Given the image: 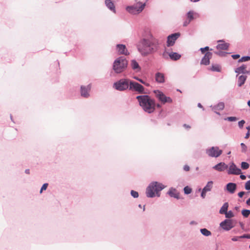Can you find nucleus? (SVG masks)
<instances>
[{"instance_id":"nucleus-32","label":"nucleus","mask_w":250,"mask_h":250,"mask_svg":"<svg viewBox=\"0 0 250 250\" xmlns=\"http://www.w3.org/2000/svg\"><path fill=\"white\" fill-rule=\"evenodd\" d=\"M242 214L245 217H248L250 214V210L243 209L242 211Z\"/></svg>"},{"instance_id":"nucleus-8","label":"nucleus","mask_w":250,"mask_h":250,"mask_svg":"<svg viewBox=\"0 0 250 250\" xmlns=\"http://www.w3.org/2000/svg\"><path fill=\"white\" fill-rule=\"evenodd\" d=\"M129 90L137 92L138 93H144L145 88L139 83L130 80Z\"/></svg>"},{"instance_id":"nucleus-1","label":"nucleus","mask_w":250,"mask_h":250,"mask_svg":"<svg viewBox=\"0 0 250 250\" xmlns=\"http://www.w3.org/2000/svg\"><path fill=\"white\" fill-rule=\"evenodd\" d=\"M138 51L143 57L152 55L159 50V41L152 35L148 28H145L141 34V38L136 44Z\"/></svg>"},{"instance_id":"nucleus-20","label":"nucleus","mask_w":250,"mask_h":250,"mask_svg":"<svg viewBox=\"0 0 250 250\" xmlns=\"http://www.w3.org/2000/svg\"><path fill=\"white\" fill-rule=\"evenodd\" d=\"M104 3L106 7L113 12L114 13H116V9L114 3L111 0H105Z\"/></svg>"},{"instance_id":"nucleus-25","label":"nucleus","mask_w":250,"mask_h":250,"mask_svg":"<svg viewBox=\"0 0 250 250\" xmlns=\"http://www.w3.org/2000/svg\"><path fill=\"white\" fill-rule=\"evenodd\" d=\"M168 54L170 59L173 61L178 60L181 57V55L176 52H171Z\"/></svg>"},{"instance_id":"nucleus-33","label":"nucleus","mask_w":250,"mask_h":250,"mask_svg":"<svg viewBox=\"0 0 250 250\" xmlns=\"http://www.w3.org/2000/svg\"><path fill=\"white\" fill-rule=\"evenodd\" d=\"M224 214H225V216L227 218H230L234 216V214L231 210H229V211H228L227 210V212L225 213Z\"/></svg>"},{"instance_id":"nucleus-53","label":"nucleus","mask_w":250,"mask_h":250,"mask_svg":"<svg viewBox=\"0 0 250 250\" xmlns=\"http://www.w3.org/2000/svg\"><path fill=\"white\" fill-rule=\"evenodd\" d=\"M183 126H184L185 128H187V129H190V127H191L190 125H187V124H184V125H183Z\"/></svg>"},{"instance_id":"nucleus-44","label":"nucleus","mask_w":250,"mask_h":250,"mask_svg":"<svg viewBox=\"0 0 250 250\" xmlns=\"http://www.w3.org/2000/svg\"><path fill=\"white\" fill-rule=\"evenodd\" d=\"M242 59L244 62H247L250 61V56H243L242 57Z\"/></svg>"},{"instance_id":"nucleus-45","label":"nucleus","mask_w":250,"mask_h":250,"mask_svg":"<svg viewBox=\"0 0 250 250\" xmlns=\"http://www.w3.org/2000/svg\"><path fill=\"white\" fill-rule=\"evenodd\" d=\"M134 79L139 81L140 83H141L143 84H146V82L143 81L142 79L139 78L138 77L135 76L134 77Z\"/></svg>"},{"instance_id":"nucleus-29","label":"nucleus","mask_w":250,"mask_h":250,"mask_svg":"<svg viewBox=\"0 0 250 250\" xmlns=\"http://www.w3.org/2000/svg\"><path fill=\"white\" fill-rule=\"evenodd\" d=\"M197 14L196 13H194L193 11H189L188 12L187 14V17L188 20L191 21L193 20L194 18V15Z\"/></svg>"},{"instance_id":"nucleus-40","label":"nucleus","mask_w":250,"mask_h":250,"mask_svg":"<svg viewBox=\"0 0 250 250\" xmlns=\"http://www.w3.org/2000/svg\"><path fill=\"white\" fill-rule=\"evenodd\" d=\"M48 184L47 183L43 184L40 189V193H42L43 190H46L48 187Z\"/></svg>"},{"instance_id":"nucleus-46","label":"nucleus","mask_w":250,"mask_h":250,"mask_svg":"<svg viewBox=\"0 0 250 250\" xmlns=\"http://www.w3.org/2000/svg\"><path fill=\"white\" fill-rule=\"evenodd\" d=\"M206 193H207L206 191H204V190L203 189H202L201 194V196L203 199L205 198V197L206 196Z\"/></svg>"},{"instance_id":"nucleus-18","label":"nucleus","mask_w":250,"mask_h":250,"mask_svg":"<svg viewBox=\"0 0 250 250\" xmlns=\"http://www.w3.org/2000/svg\"><path fill=\"white\" fill-rule=\"evenodd\" d=\"M219 43L216 46V48L217 49L220 50H227L228 49L229 44L228 43L225 42L223 40H219L217 41Z\"/></svg>"},{"instance_id":"nucleus-9","label":"nucleus","mask_w":250,"mask_h":250,"mask_svg":"<svg viewBox=\"0 0 250 250\" xmlns=\"http://www.w3.org/2000/svg\"><path fill=\"white\" fill-rule=\"evenodd\" d=\"M154 93L156 97L161 101L163 104L166 103H171L172 102V100L169 97H167L162 92L159 90H154Z\"/></svg>"},{"instance_id":"nucleus-54","label":"nucleus","mask_w":250,"mask_h":250,"mask_svg":"<svg viewBox=\"0 0 250 250\" xmlns=\"http://www.w3.org/2000/svg\"><path fill=\"white\" fill-rule=\"evenodd\" d=\"M240 178L242 179V180H245L246 179V176L245 175H243V174H241L240 176Z\"/></svg>"},{"instance_id":"nucleus-4","label":"nucleus","mask_w":250,"mask_h":250,"mask_svg":"<svg viewBox=\"0 0 250 250\" xmlns=\"http://www.w3.org/2000/svg\"><path fill=\"white\" fill-rule=\"evenodd\" d=\"M127 65L126 59L124 57H119L114 61L112 69L116 73L119 74L126 69Z\"/></svg>"},{"instance_id":"nucleus-59","label":"nucleus","mask_w":250,"mask_h":250,"mask_svg":"<svg viewBox=\"0 0 250 250\" xmlns=\"http://www.w3.org/2000/svg\"><path fill=\"white\" fill-rule=\"evenodd\" d=\"M246 204L250 206V198L246 201Z\"/></svg>"},{"instance_id":"nucleus-39","label":"nucleus","mask_w":250,"mask_h":250,"mask_svg":"<svg viewBox=\"0 0 250 250\" xmlns=\"http://www.w3.org/2000/svg\"><path fill=\"white\" fill-rule=\"evenodd\" d=\"M225 120L229 122H234L237 120V118L235 117H228L225 118Z\"/></svg>"},{"instance_id":"nucleus-13","label":"nucleus","mask_w":250,"mask_h":250,"mask_svg":"<svg viewBox=\"0 0 250 250\" xmlns=\"http://www.w3.org/2000/svg\"><path fill=\"white\" fill-rule=\"evenodd\" d=\"M228 173L229 174L239 175L241 173V170L238 168L235 164L232 163L229 166Z\"/></svg>"},{"instance_id":"nucleus-64","label":"nucleus","mask_w":250,"mask_h":250,"mask_svg":"<svg viewBox=\"0 0 250 250\" xmlns=\"http://www.w3.org/2000/svg\"><path fill=\"white\" fill-rule=\"evenodd\" d=\"M248 105L250 107V100L248 102Z\"/></svg>"},{"instance_id":"nucleus-5","label":"nucleus","mask_w":250,"mask_h":250,"mask_svg":"<svg viewBox=\"0 0 250 250\" xmlns=\"http://www.w3.org/2000/svg\"><path fill=\"white\" fill-rule=\"evenodd\" d=\"M146 3L140 0H135V3L132 5L127 6L126 10L130 14L137 15L143 11Z\"/></svg>"},{"instance_id":"nucleus-7","label":"nucleus","mask_w":250,"mask_h":250,"mask_svg":"<svg viewBox=\"0 0 250 250\" xmlns=\"http://www.w3.org/2000/svg\"><path fill=\"white\" fill-rule=\"evenodd\" d=\"M223 152L218 146H212L206 149V154L210 157L217 158L220 156Z\"/></svg>"},{"instance_id":"nucleus-36","label":"nucleus","mask_w":250,"mask_h":250,"mask_svg":"<svg viewBox=\"0 0 250 250\" xmlns=\"http://www.w3.org/2000/svg\"><path fill=\"white\" fill-rule=\"evenodd\" d=\"M249 167V164L245 162H242L241 163V168L243 169H247Z\"/></svg>"},{"instance_id":"nucleus-27","label":"nucleus","mask_w":250,"mask_h":250,"mask_svg":"<svg viewBox=\"0 0 250 250\" xmlns=\"http://www.w3.org/2000/svg\"><path fill=\"white\" fill-rule=\"evenodd\" d=\"M213 182L212 181H208L203 189L207 192L211 191L213 187Z\"/></svg>"},{"instance_id":"nucleus-11","label":"nucleus","mask_w":250,"mask_h":250,"mask_svg":"<svg viewBox=\"0 0 250 250\" xmlns=\"http://www.w3.org/2000/svg\"><path fill=\"white\" fill-rule=\"evenodd\" d=\"M181 34L179 32L172 34L167 37V47L173 46L176 40L180 36Z\"/></svg>"},{"instance_id":"nucleus-14","label":"nucleus","mask_w":250,"mask_h":250,"mask_svg":"<svg viewBox=\"0 0 250 250\" xmlns=\"http://www.w3.org/2000/svg\"><path fill=\"white\" fill-rule=\"evenodd\" d=\"M116 49L119 54L128 55L129 53L128 52L126 46L124 44H118L116 45Z\"/></svg>"},{"instance_id":"nucleus-58","label":"nucleus","mask_w":250,"mask_h":250,"mask_svg":"<svg viewBox=\"0 0 250 250\" xmlns=\"http://www.w3.org/2000/svg\"><path fill=\"white\" fill-rule=\"evenodd\" d=\"M25 173L26 174H29L30 173V170L29 169H25Z\"/></svg>"},{"instance_id":"nucleus-63","label":"nucleus","mask_w":250,"mask_h":250,"mask_svg":"<svg viewBox=\"0 0 250 250\" xmlns=\"http://www.w3.org/2000/svg\"><path fill=\"white\" fill-rule=\"evenodd\" d=\"M235 209L236 210H238L239 209V207H235Z\"/></svg>"},{"instance_id":"nucleus-37","label":"nucleus","mask_w":250,"mask_h":250,"mask_svg":"<svg viewBox=\"0 0 250 250\" xmlns=\"http://www.w3.org/2000/svg\"><path fill=\"white\" fill-rule=\"evenodd\" d=\"M130 194L134 198H138L139 196L138 192L133 190H131Z\"/></svg>"},{"instance_id":"nucleus-6","label":"nucleus","mask_w":250,"mask_h":250,"mask_svg":"<svg viewBox=\"0 0 250 250\" xmlns=\"http://www.w3.org/2000/svg\"><path fill=\"white\" fill-rule=\"evenodd\" d=\"M129 82L128 79H121L115 82L113 87L117 90L123 91L129 88Z\"/></svg>"},{"instance_id":"nucleus-26","label":"nucleus","mask_w":250,"mask_h":250,"mask_svg":"<svg viewBox=\"0 0 250 250\" xmlns=\"http://www.w3.org/2000/svg\"><path fill=\"white\" fill-rule=\"evenodd\" d=\"M247 77L244 75H241L238 77V85L241 87L244 84L247 79Z\"/></svg>"},{"instance_id":"nucleus-43","label":"nucleus","mask_w":250,"mask_h":250,"mask_svg":"<svg viewBox=\"0 0 250 250\" xmlns=\"http://www.w3.org/2000/svg\"><path fill=\"white\" fill-rule=\"evenodd\" d=\"M245 123V121L244 120H241L238 122V126L240 128H242L243 127L244 124Z\"/></svg>"},{"instance_id":"nucleus-52","label":"nucleus","mask_w":250,"mask_h":250,"mask_svg":"<svg viewBox=\"0 0 250 250\" xmlns=\"http://www.w3.org/2000/svg\"><path fill=\"white\" fill-rule=\"evenodd\" d=\"M239 238H241L240 237V236H235V237H233L231 239V240L233 241H238L239 240Z\"/></svg>"},{"instance_id":"nucleus-57","label":"nucleus","mask_w":250,"mask_h":250,"mask_svg":"<svg viewBox=\"0 0 250 250\" xmlns=\"http://www.w3.org/2000/svg\"><path fill=\"white\" fill-rule=\"evenodd\" d=\"M239 224H240V226L241 227V228L242 229H244V224L242 222H240Z\"/></svg>"},{"instance_id":"nucleus-12","label":"nucleus","mask_w":250,"mask_h":250,"mask_svg":"<svg viewBox=\"0 0 250 250\" xmlns=\"http://www.w3.org/2000/svg\"><path fill=\"white\" fill-rule=\"evenodd\" d=\"M91 88L90 84L86 86L82 85L80 89L81 96L84 98H89L90 97Z\"/></svg>"},{"instance_id":"nucleus-3","label":"nucleus","mask_w":250,"mask_h":250,"mask_svg":"<svg viewBox=\"0 0 250 250\" xmlns=\"http://www.w3.org/2000/svg\"><path fill=\"white\" fill-rule=\"evenodd\" d=\"M165 186L158 182H152L149 184L146 189V194L148 198H153L156 195L160 196V191L164 189Z\"/></svg>"},{"instance_id":"nucleus-2","label":"nucleus","mask_w":250,"mask_h":250,"mask_svg":"<svg viewBox=\"0 0 250 250\" xmlns=\"http://www.w3.org/2000/svg\"><path fill=\"white\" fill-rule=\"evenodd\" d=\"M136 99L139 103V105L145 112L148 113H151L154 112L155 109V103L154 101L148 95L138 96L136 97Z\"/></svg>"},{"instance_id":"nucleus-22","label":"nucleus","mask_w":250,"mask_h":250,"mask_svg":"<svg viewBox=\"0 0 250 250\" xmlns=\"http://www.w3.org/2000/svg\"><path fill=\"white\" fill-rule=\"evenodd\" d=\"M130 65L132 69L134 70L136 72H139L141 71V68L138 62L136 60H132L131 61Z\"/></svg>"},{"instance_id":"nucleus-23","label":"nucleus","mask_w":250,"mask_h":250,"mask_svg":"<svg viewBox=\"0 0 250 250\" xmlns=\"http://www.w3.org/2000/svg\"><path fill=\"white\" fill-rule=\"evenodd\" d=\"M246 68L247 65L246 64H243L240 67H238L235 69L234 71L236 73H237L238 74L241 73L245 74V73H248L247 72Z\"/></svg>"},{"instance_id":"nucleus-47","label":"nucleus","mask_w":250,"mask_h":250,"mask_svg":"<svg viewBox=\"0 0 250 250\" xmlns=\"http://www.w3.org/2000/svg\"><path fill=\"white\" fill-rule=\"evenodd\" d=\"M240 238H248L250 239V234H244L240 236Z\"/></svg>"},{"instance_id":"nucleus-42","label":"nucleus","mask_w":250,"mask_h":250,"mask_svg":"<svg viewBox=\"0 0 250 250\" xmlns=\"http://www.w3.org/2000/svg\"><path fill=\"white\" fill-rule=\"evenodd\" d=\"M209 49V48L208 46H206L204 48H201L200 49V50L202 52V54H204L206 51H208Z\"/></svg>"},{"instance_id":"nucleus-24","label":"nucleus","mask_w":250,"mask_h":250,"mask_svg":"<svg viewBox=\"0 0 250 250\" xmlns=\"http://www.w3.org/2000/svg\"><path fill=\"white\" fill-rule=\"evenodd\" d=\"M225 106L224 103L223 102L219 103L217 105L214 106H211L212 110L214 112H216V110H222L224 109Z\"/></svg>"},{"instance_id":"nucleus-55","label":"nucleus","mask_w":250,"mask_h":250,"mask_svg":"<svg viewBox=\"0 0 250 250\" xmlns=\"http://www.w3.org/2000/svg\"><path fill=\"white\" fill-rule=\"evenodd\" d=\"M189 224L190 225H196L197 223L194 221H191L190 222Z\"/></svg>"},{"instance_id":"nucleus-17","label":"nucleus","mask_w":250,"mask_h":250,"mask_svg":"<svg viewBox=\"0 0 250 250\" xmlns=\"http://www.w3.org/2000/svg\"><path fill=\"white\" fill-rule=\"evenodd\" d=\"M237 188V185L234 183H229L226 186V189L230 194L235 192Z\"/></svg>"},{"instance_id":"nucleus-28","label":"nucleus","mask_w":250,"mask_h":250,"mask_svg":"<svg viewBox=\"0 0 250 250\" xmlns=\"http://www.w3.org/2000/svg\"><path fill=\"white\" fill-rule=\"evenodd\" d=\"M229 207V204L228 203L226 202L225 203L222 207L221 208L219 213L221 214H224L225 213L227 212V211L228 210Z\"/></svg>"},{"instance_id":"nucleus-50","label":"nucleus","mask_w":250,"mask_h":250,"mask_svg":"<svg viewBox=\"0 0 250 250\" xmlns=\"http://www.w3.org/2000/svg\"><path fill=\"white\" fill-rule=\"evenodd\" d=\"M245 194V192L240 191L238 193V195L240 198H242Z\"/></svg>"},{"instance_id":"nucleus-62","label":"nucleus","mask_w":250,"mask_h":250,"mask_svg":"<svg viewBox=\"0 0 250 250\" xmlns=\"http://www.w3.org/2000/svg\"><path fill=\"white\" fill-rule=\"evenodd\" d=\"M192 2H198L199 1H200V0H190Z\"/></svg>"},{"instance_id":"nucleus-49","label":"nucleus","mask_w":250,"mask_h":250,"mask_svg":"<svg viewBox=\"0 0 250 250\" xmlns=\"http://www.w3.org/2000/svg\"><path fill=\"white\" fill-rule=\"evenodd\" d=\"M183 169H184V170L185 171H189V169H190V167H189L188 166V165H185V166H184Z\"/></svg>"},{"instance_id":"nucleus-21","label":"nucleus","mask_w":250,"mask_h":250,"mask_svg":"<svg viewBox=\"0 0 250 250\" xmlns=\"http://www.w3.org/2000/svg\"><path fill=\"white\" fill-rule=\"evenodd\" d=\"M155 77L156 81L158 83H162L165 82V75L162 73L157 72Z\"/></svg>"},{"instance_id":"nucleus-10","label":"nucleus","mask_w":250,"mask_h":250,"mask_svg":"<svg viewBox=\"0 0 250 250\" xmlns=\"http://www.w3.org/2000/svg\"><path fill=\"white\" fill-rule=\"evenodd\" d=\"M234 221L232 219H227L221 222L220 227L224 230L229 231L234 227Z\"/></svg>"},{"instance_id":"nucleus-31","label":"nucleus","mask_w":250,"mask_h":250,"mask_svg":"<svg viewBox=\"0 0 250 250\" xmlns=\"http://www.w3.org/2000/svg\"><path fill=\"white\" fill-rule=\"evenodd\" d=\"M210 70L212 71L220 72V68L218 65H212L210 68Z\"/></svg>"},{"instance_id":"nucleus-60","label":"nucleus","mask_w":250,"mask_h":250,"mask_svg":"<svg viewBox=\"0 0 250 250\" xmlns=\"http://www.w3.org/2000/svg\"><path fill=\"white\" fill-rule=\"evenodd\" d=\"M198 106L200 108H203V110L204 109L203 108V106L202 105V104L200 103L198 104Z\"/></svg>"},{"instance_id":"nucleus-51","label":"nucleus","mask_w":250,"mask_h":250,"mask_svg":"<svg viewBox=\"0 0 250 250\" xmlns=\"http://www.w3.org/2000/svg\"><path fill=\"white\" fill-rule=\"evenodd\" d=\"M191 21H189V20H187L186 21H185L183 23V26H187L190 22Z\"/></svg>"},{"instance_id":"nucleus-61","label":"nucleus","mask_w":250,"mask_h":250,"mask_svg":"<svg viewBox=\"0 0 250 250\" xmlns=\"http://www.w3.org/2000/svg\"><path fill=\"white\" fill-rule=\"evenodd\" d=\"M238 62H244V61H243L242 58L241 59H240L238 61Z\"/></svg>"},{"instance_id":"nucleus-16","label":"nucleus","mask_w":250,"mask_h":250,"mask_svg":"<svg viewBox=\"0 0 250 250\" xmlns=\"http://www.w3.org/2000/svg\"><path fill=\"white\" fill-rule=\"evenodd\" d=\"M212 168L218 171L221 172L227 169L228 166L224 162H220L213 166Z\"/></svg>"},{"instance_id":"nucleus-34","label":"nucleus","mask_w":250,"mask_h":250,"mask_svg":"<svg viewBox=\"0 0 250 250\" xmlns=\"http://www.w3.org/2000/svg\"><path fill=\"white\" fill-rule=\"evenodd\" d=\"M214 53L215 54L221 57H225L227 55V54H229L227 52H223L222 51H216Z\"/></svg>"},{"instance_id":"nucleus-19","label":"nucleus","mask_w":250,"mask_h":250,"mask_svg":"<svg viewBox=\"0 0 250 250\" xmlns=\"http://www.w3.org/2000/svg\"><path fill=\"white\" fill-rule=\"evenodd\" d=\"M167 194L171 197L177 199H180L179 192L177 191L176 188H170L167 192Z\"/></svg>"},{"instance_id":"nucleus-56","label":"nucleus","mask_w":250,"mask_h":250,"mask_svg":"<svg viewBox=\"0 0 250 250\" xmlns=\"http://www.w3.org/2000/svg\"><path fill=\"white\" fill-rule=\"evenodd\" d=\"M250 132H249V131H248V132H247V133H246V136H245V138L246 139H248V138H249V137H250Z\"/></svg>"},{"instance_id":"nucleus-30","label":"nucleus","mask_w":250,"mask_h":250,"mask_svg":"<svg viewBox=\"0 0 250 250\" xmlns=\"http://www.w3.org/2000/svg\"><path fill=\"white\" fill-rule=\"evenodd\" d=\"M200 232L202 234L205 236H208L211 234V232L205 228L200 229Z\"/></svg>"},{"instance_id":"nucleus-15","label":"nucleus","mask_w":250,"mask_h":250,"mask_svg":"<svg viewBox=\"0 0 250 250\" xmlns=\"http://www.w3.org/2000/svg\"><path fill=\"white\" fill-rule=\"evenodd\" d=\"M212 53L210 52H207L204 55V57L202 59L201 61V64H204L205 65H208L209 64V60L212 57Z\"/></svg>"},{"instance_id":"nucleus-48","label":"nucleus","mask_w":250,"mask_h":250,"mask_svg":"<svg viewBox=\"0 0 250 250\" xmlns=\"http://www.w3.org/2000/svg\"><path fill=\"white\" fill-rule=\"evenodd\" d=\"M240 57V56L239 54H234V55H231V57L234 60L239 58Z\"/></svg>"},{"instance_id":"nucleus-41","label":"nucleus","mask_w":250,"mask_h":250,"mask_svg":"<svg viewBox=\"0 0 250 250\" xmlns=\"http://www.w3.org/2000/svg\"><path fill=\"white\" fill-rule=\"evenodd\" d=\"M245 188L246 190H250V180L246 183Z\"/></svg>"},{"instance_id":"nucleus-35","label":"nucleus","mask_w":250,"mask_h":250,"mask_svg":"<svg viewBox=\"0 0 250 250\" xmlns=\"http://www.w3.org/2000/svg\"><path fill=\"white\" fill-rule=\"evenodd\" d=\"M184 191L185 194H189L191 192L192 189L188 187V186H186L184 188Z\"/></svg>"},{"instance_id":"nucleus-38","label":"nucleus","mask_w":250,"mask_h":250,"mask_svg":"<svg viewBox=\"0 0 250 250\" xmlns=\"http://www.w3.org/2000/svg\"><path fill=\"white\" fill-rule=\"evenodd\" d=\"M240 146H241V151L243 153H246L247 150V146L246 145L244 144L243 143H241Z\"/></svg>"}]
</instances>
